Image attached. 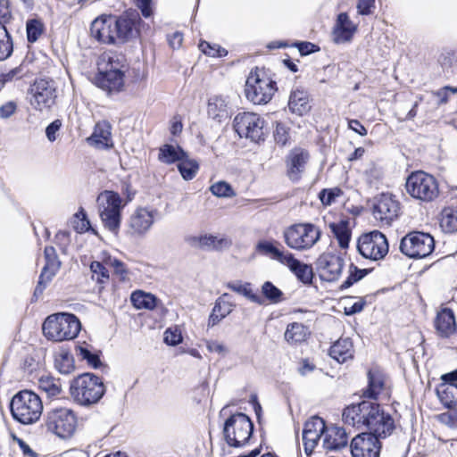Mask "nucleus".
<instances>
[{
  "mask_svg": "<svg viewBox=\"0 0 457 457\" xmlns=\"http://www.w3.org/2000/svg\"><path fill=\"white\" fill-rule=\"evenodd\" d=\"M105 392L100 378L93 373H83L75 378L70 386V393L75 403L89 406L99 402Z\"/></svg>",
  "mask_w": 457,
  "mask_h": 457,
  "instance_id": "1",
  "label": "nucleus"
},
{
  "mask_svg": "<svg viewBox=\"0 0 457 457\" xmlns=\"http://www.w3.org/2000/svg\"><path fill=\"white\" fill-rule=\"evenodd\" d=\"M80 328L79 319L74 314L65 312L49 315L42 326L45 337L56 342L75 338Z\"/></svg>",
  "mask_w": 457,
  "mask_h": 457,
  "instance_id": "2",
  "label": "nucleus"
},
{
  "mask_svg": "<svg viewBox=\"0 0 457 457\" xmlns=\"http://www.w3.org/2000/svg\"><path fill=\"white\" fill-rule=\"evenodd\" d=\"M10 409L15 420L29 425L39 420L43 411V403L37 394L23 390L12 397Z\"/></svg>",
  "mask_w": 457,
  "mask_h": 457,
  "instance_id": "3",
  "label": "nucleus"
},
{
  "mask_svg": "<svg viewBox=\"0 0 457 457\" xmlns=\"http://www.w3.org/2000/svg\"><path fill=\"white\" fill-rule=\"evenodd\" d=\"M253 432V423L243 412L231 414L223 424L222 435L229 447L242 448L249 445Z\"/></svg>",
  "mask_w": 457,
  "mask_h": 457,
  "instance_id": "4",
  "label": "nucleus"
},
{
  "mask_svg": "<svg viewBox=\"0 0 457 457\" xmlns=\"http://www.w3.org/2000/svg\"><path fill=\"white\" fill-rule=\"evenodd\" d=\"M321 237V229L310 222L295 223L283 231L285 244L290 249L304 252L312 249Z\"/></svg>",
  "mask_w": 457,
  "mask_h": 457,
  "instance_id": "5",
  "label": "nucleus"
},
{
  "mask_svg": "<svg viewBox=\"0 0 457 457\" xmlns=\"http://www.w3.org/2000/svg\"><path fill=\"white\" fill-rule=\"evenodd\" d=\"M43 426L46 431L60 438L67 439L76 431L77 416L70 408L54 407L45 412Z\"/></svg>",
  "mask_w": 457,
  "mask_h": 457,
  "instance_id": "6",
  "label": "nucleus"
},
{
  "mask_svg": "<svg viewBox=\"0 0 457 457\" xmlns=\"http://www.w3.org/2000/svg\"><path fill=\"white\" fill-rule=\"evenodd\" d=\"M103 62H106V67L104 71L99 67L96 84L109 94L120 92L124 87V58L112 54L104 56Z\"/></svg>",
  "mask_w": 457,
  "mask_h": 457,
  "instance_id": "7",
  "label": "nucleus"
},
{
  "mask_svg": "<svg viewBox=\"0 0 457 457\" xmlns=\"http://www.w3.org/2000/svg\"><path fill=\"white\" fill-rule=\"evenodd\" d=\"M98 212L105 228L117 234L121 221L122 199L114 191L104 190L96 198Z\"/></svg>",
  "mask_w": 457,
  "mask_h": 457,
  "instance_id": "8",
  "label": "nucleus"
},
{
  "mask_svg": "<svg viewBox=\"0 0 457 457\" xmlns=\"http://www.w3.org/2000/svg\"><path fill=\"white\" fill-rule=\"evenodd\" d=\"M276 90V82L263 71L258 68L251 71L245 87V96L249 101L254 104H265L271 100Z\"/></svg>",
  "mask_w": 457,
  "mask_h": 457,
  "instance_id": "9",
  "label": "nucleus"
},
{
  "mask_svg": "<svg viewBox=\"0 0 457 457\" xmlns=\"http://www.w3.org/2000/svg\"><path fill=\"white\" fill-rule=\"evenodd\" d=\"M405 187L411 197L422 202H432L439 195L436 178L422 170L411 172L407 178Z\"/></svg>",
  "mask_w": 457,
  "mask_h": 457,
  "instance_id": "10",
  "label": "nucleus"
},
{
  "mask_svg": "<svg viewBox=\"0 0 457 457\" xmlns=\"http://www.w3.org/2000/svg\"><path fill=\"white\" fill-rule=\"evenodd\" d=\"M380 409L381 407L378 403L364 400L357 404L346 407L343 411V420L345 424L357 429L367 430L375 422L374 420L378 418Z\"/></svg>",
  "mask_w": 457,
  "mask_h": 457,
  "instance_id": "11",
  "label": "nucleus"
},
{
  "mask_svg": "<svg viewBox=\"0 0 457 457\" xmlns=\"http://www.w3.org/2000/svg\"><path fill=\"white\" fill-rule=\"evenodd\" d=\"M399 248L409 258L422 259L434 251L435 240L428 233L411 231L401 239Z\"/></svg>",
  "mask_w": 457,
  "mask_h": 457,
  "instance_id": "12",
  "label": "nucleus"
},
{
  "mask_svg": "<svg viewBox=\"0 0 457 457\" xmlns=\"http://www.w3.org/2000/svg\"><path fill=\"white\" fill-rule=\"evenodd\" d=\"M357 248L366 259L378 261L388 253V242L386 236L378 230H373L360 237Z\"/></svg>",
  "mask_w": 457,
  "mask_h": 457,
  "instance_id": "13",
  "label": "nucleus"
},
{
  "mask_svg": "<svg viewBox=\"0 0 457 457\" xmlns=\"http://www.w3.org/2000/svg\"><path fill=\"white\" fill-rule=\"evenodd\" d=\"M264 120L256 113H238L234 119V128L240 137L258 143L264 140Z\"/></svg>",
  "mask_w": 457,
  "mask_h": 457,
  "instance_id": "14",
  "label": "nucleus"
},
{
  "mask_svg": "<svg viewBox=\"0 0 457 457\" xmlns=\"http://www.w3.org/2000/svg\"><path fill=\"white\" fill-rule=\"evenodd\" d=\"M56 88L53 80H36L30 88V105L38 112H48L56 100Z\"/></svg>",
  "mask_w": 457,
  "mask_h": 457,
  "instance_id": "15",
  "label": "nucleus"
},
{
  "mask_svg": "<svg viewBox=\"0 0 457 457\" xmlns=\"http://www.w3.org/2000/svg\"><path fill=\"white\" fill-rule=\"evenodd\" d=\"M157 215L156 209L136 208L128 220V233L133 237H144L153 227Z\"/></svg>",
  "mask_w": 457,
  "mask_h": 457,
  "instance_id": "16",
  "label": "nucleus"
},
{
  "mask_svg": "<svg viewBox=\"0 0 457 457\" xmlns=\"http://www.w3.org/2000/svg\"><path fill=\"white\" fill-rule=\"evenodd\" d=\"M141 19L136 10H129L119 17L115 16L116 39L125 42L137 37L139 35Z\"/></svg>",
  "mask_w": 457,
  "mask_h": 457,
  "instance_id": "17",
  "label": "nucleus"
},
{
  "mask_svg": "<svg viewBox=\"0 0 457 457\" xmlns=\"http://www.w3.org/2000/svg\"><path fill=\"white\" fill-rule=\"evenodd\" d=\"M400 214V204L391 195L382 194L376 198L373 215L382 225L390 226Z\"/></svg>",
  "mask_w": 457,
  "mask_h": 457,
  "instance_id": "18",
  "label": "nucleus"
},
{
  "mask_svg": "<svg viewBox=\"0 0 457 457\" xmlns=\"http://www.w3.org/2000/svg\"><path fill=\"white\" fill-rule=\"evenodd\" d=\"M46 264L42 269L37 285L34 291V296L42 295L47 284L53 279L61 267V262L54 247L46 246L44 250Z\"/></svg>",
  "mask_w": 457,
  "mask_h": 457,
  "instance_id": "19",
  "label": "nucleus"
},
{
  "mask_svg": "<svg viewBox=\"0 0 457 457\" xmlns=\"http://www.w3.org/2000/svg\"><path fill=\"white\" fill-rule=\"evenodd\" d=\"M381 445L374 435L362 432L351 443L353 457H378Z\"/></svg>",
  "mask_w": 457,
  "mask_h": 457,
  "instance_id": "20",
  "label": "nucleus"
},
{
  "mask_svg": "<svg viewBox=\"0 0 457 457\" xmlns=\"http://www.w3.org/2000/svg\"><path fill=\"white\" fill-rule=\"evenodd\" d=\"M326 425L323 419L314 416L308 420L303 430V442L306 454H311L321 436L324 437Z\"/></svg>",
  "mask_w": 457,
  "mask_h": 457,
  "instance_id": "21",
  "label": "nucleus"
},
{
  "mask_svg": "<svg viewBox=\"0 0 457 457\" xmlns=\"http://www.w3.org/2000/svg\"><path fill=\"white\" fill-rule=\"evenodd\" d=\"M115 16H101L96 18L90 27L91 36L104 44H115L117 42L115 30Z\"/></svg>",
  "mask_w": 457,
  "mask_h": 457,
  "instance_id": "22",
  "label": "nucleus"
},
{
  "mask_svg": "<svg viewBox=\"0 0 457 457\" xmlns=\"http://www.w3.org/2000/svg\"><path fill=\"white\" fill-rule=\"evenodd\" d=\"M344 264V259L338 255L330 253L321 255L317 262L320 278L328 282L337 280Z\"/></svg>",
  "mask_w": 457,
  "mask_h": 457,
  "instance_id": "23",
  "label": "nucleus"
},
{
  "mask_svg": "<svg viewBox=\"0 0 457 457\" xmlns=\"http://www.w3.org/2000/svg\"><path fill=\"white\" fill-rule=\"evenodd\" d=\"M309 153L302 148H295L287 157V173L292 181L299 180L309 161Z\"/></svg>",
  "mask_w": 457,
  "mask_h": 457,
  "instance_id": "24",
  "label": "nucleus"
},
{
  "mask_svg": "<svg viewBox=\"0 0 457 457\" xmlns=\"http://www.w3.org/2000/svg\"><path fill=\"white\" fill-rule=\"evenodd\" d=\"M207 114L210 119L218 123L228 120L231 115V108L227 97L221 96L210 97L207 104Z\"/></svg>",
  "mask_w": 457,
  "mask_h": 457,
  "instance_id": "25",
  "label": "nucleus"
},
{
  "mask_svg": "<svg viewBox=\"0 0 457 457\" xmlns=\"http://www.w3.org/2000/svg\"><path fill=\"white\" fill-rule=\"evenodd\" d=\"M356 26L350 20L345 12L338 14L335 27L332 31L333 40L337 44H343L349 42L354 32Z\"/></svg>",
  "mask_w": 457,
  "mask_h": 457,
  "instance_id": "26",
  "label": "nucleus"
},
{
  "mask_svg": "<svg viewBox=\"0 0 457 457\" xmlns=\"http://www.w3.org/2000/svg\"><path fill=\"white\" fill-rule=\"evenodd\" d=\"M112 127L108 121L103 120L96 124L93 134L87 138L89 145L98 149L112 147Z\"/></svg>",
  "mask_w": 457,
  "mask_h": 457,
  "instance_id": "27",
  "label": "nucleus"
},
{
  "mask_svg": "<svg viewBox=\"0 0 457 457\" xmlns=\"http://www.w3.org/2000/svg\"><path fill=\"white\" fill-rule=\"evenodd\" d=\"M348 437L345 430L337 426L327 427L323 437L322 446L324 449L333 451L347 445Z\"/></svg>",
  "mask_w": 457,
  "mask_h": 457,
  "instance_id": "28",
  "label": "nucleus"
},
{
  "mask_svg": "<svg viewBox=\"0 0 457 457\" xmlns=\"http://www.w3.org/2000/svg\"><path fill=\"white\" fill-rule=\"evenodd\" d=\"M372 426L367 429L368 434L374 435L377 438L390 436L395 429V421L390 414L386 413L382 409L378 413V418Z\"/></svg>",
  "mask_w": 457,
  "mask_h": 457,
  "instance_id": "29",
  "label": "nucleus"
},
{
  "mask_svg": "<svg viewBox=\"0 0 457 457\" xmlns=\"http://www.w3.org/2000/svg\"><path fill=\"white\" fill-rule=\"evenodd\" d=\"M435 328L437 333L445 337H448L455 332V317L451 309L444 308L437 312L435 320Z\"/></svg>",
  "mask_w": 457,
  "mask_h": 457,
  "instance_id": "30",
  "label": "nucleus"
},
{
  "mask_svg": "<svg viewBox=\"0 0 457 457\" xmlns=\"http://www.w3.org/2000/svg\"><path fill=\"white\" fill-rule=\"evenodd\" d=\"M288 109L299 116L307 113L311 109L308 93L300 88L294 89L289 96Z\"/></svg>",
  "mask_w": 457,
  "mask_h": 457,
  "instance_id": "31",
  "label": "nucleus"
},
{
  "mask_svg": "<svg viewBox=\"0 0 457 457\" xmlns=\"http://www.w3.org/2000/svg\"><path fill=\"white\" fill-rule=\"evenodd\" d=\"M353 345L350 338H340L329 349V355L339 363L353 358Z\"/></svg>",
  "mask_w": 457,
  "mask_h": 457,
  "instance_id": "32",
  "label": "nucleus"
},
{
  "mask_svg": "<svg viewBox=\"0 0 457 457\" xmlns=\"http://www.w3.org/2000/svg\"><path fill=\"white\" fill-rule=\"evenodd\" d=\"M436 392L445 407L457 411V384L441 383Z\"/></svg>",
  "mask_w": 457,
  "mask_h": 457,
  "instance_id": "33",
  "label": "nucleus"
},
{
  "mask_svg": "<svg viewBox=\"0 0 457 457\" xmlns=\"http://www.w3.org/2000/svg\"><path fill=\"white\" fill-rule=\"evenodd\" d=\"M187 157V153L179 145L165 144L159 149L158 159L160 162L171 164Z\"/></svg>",
  "mask_w": 457,
  "mask_h": 457,
  "instance_id": "34",
  "label": "nucleus"
},
{
  "mask_svg": "<svg viewBox=\"0 0 457 457\" xmlns=\"http://www.w3.org/2000/svg\"><path fill=\"white\" fill-rule=\"evenodd\" d=\"M439 225L445 233L457 232V207H445L440 213Z\"/></svg>",
  "mask_w": 457,
  "mask_h": 457,
  "instance_id": "35",
  "label": "nucleus"
},
{
  "mask_svg": "<svg viewBox=\"0 0 457 457\" xmlns=\"http://www.w3.org/2000/svg\"><path fill=\"white\" fill-rule=\"evenodd\" d=\"M368 380V387L363 392V395L370 399H377L384 387V379L379 372L369 370Z\"/></svg>",
  "mask_w": 457,
  "mask_h": 457,
  "instance_id": "36",
  "label": "nucleus"
},
{
  "mask_svg": "<svg viewBox=\"0 0 457 457\" xmlns=\"http://www.w3.org/2000/svg\"><path fill=\"white\" fill-rule=\"evenodd\" d=\"M309 335V329L302 323L293 322L287 325L285 339L291 344L304 341Z\"/></svg>",
  "mask_w": 457,
  "mask_h": 457,
  "instance_id": "37",
  "label": "nucleus"
},
{
  "mask_svg": "<svg viewBox=\"0 0 457 457\" xmlns=\"http://www.w3.org/2000/svg\"><path fill=\"white\" fill-rule=\"evenodd\" d=\"M130 300L136 309L153 310L157 304V298L150 294L143 291H135L131 294Z\"/></svg>",
  "mask_w": 457,
  "mask_h": 457,
  "instance_id": "38",
  "label": "nucleus"
},
{
  "mask_svg": "<svg viewBox=\"0 0 457 457\" xmlns=\"http://www.w3.org/2000/svg\"><path fill=\"white\" fill-rule=\"evenodd\" d=\"M227 287L232 291L244 295L253 303H262V300L259 295L253 292L251 283L241 281H233L227 284Z\"/></svg>",
  "mask_w": 457,
  "mask_h": 457,
  "instance_id": "39",
  "label": "nucleus"
},
{
  "mask_svg": "<svg viewBox=\"0 0 457 457\" xmlns=\"http://www.w3.org/2000/svg\"><path fill=\"white\" fill-rule=\"evenodd\" d=\"M329 227L335 237L337 239L339 246L341 248H347L351 238L348 222L346 220H341L337 223H331Z\"/></svg>",
  "mask_w": 457,
  "mask_h": 457,
  "instance_id": "40",
  "label": "nucleus"
},
{
  "mask_svg": "<svg viewBox=\"0 0 457 457\" xmlns=\"http://www.w3.org/2000/svg\"><path fill=\"white\" fill-rule=\"evenodd\" d=\"M38 387L44 391L48 397H55L62 392L60 379L52 376H42L38 380Z\"/></svg>",
  "mask_w": 457,
  "mask_h": 457,
  "instance_id": "41",
  "label": "nucleus"
},
{
  "mask_svg": "<svg viewBox=\"0 0 457 457\" xmlns=\"http://www.w3.org/2000/svg\"><path fill=\"white\" fill-rule=\"evenodd\" d=\"M29 73V68L24 63L0 74V89L8 83L21 79Z\"/></svg>",
  "mask_w": 457,
  "mask_h": 457,
  "instance_id": "42",
  "label": "nucleus"
},
{
  "mask_svg": "<svg viewBox=\"0 0 457 457\" xmlns=\"http://www.w3.org/2000/svg\"><path fill=\"white\" fill-rule=\"evenodd\" d=\"M13 52V42L12 36L3 22H0V61H4Z\"/></svg>",
  "mask_w": 457,
  "mask_h": 457,
  "instance_id": "43",
  "label": "nucleus"
},
{
  "mask_svg": "<svg viewBox=\"0 0 457 457\" xmlns=\"http://www.w3.org/2000/svg\"><path fill=\"white\" fill-rule=\"evenodd\" d=\"M178 169L185 180H191L195 177L199 170V164L195 160L189 159L187 155L179 161Z\"/></svg>",
  "mask_w": 457,
  "mask_h": 457,
  "instance_id": "44",
  "label": "nucleus"
},
{
  "mask_svg": "<svg viewBox=\"0 0 457 457\" xmlns=\"http://www.w3.org/2000/svg\"><path fill=\"white\" fill-rule=\"evenodd\" d=\"M289 270L303 284H311L312 282L313 271L312 266L303 263L296 259L295 263Z\"/></svg>",
  "mask_w": 457,
  "mask_h": 457,
  "instance_id": "45",
  "label": "nucleus"
},
{
  "mask_svg": "<svg viewBox=\"0 0 457 457\" xmlns=\"http://www.w3.org/2000/svg\"><path fill=\"white\" fill-rule=\"evenodd\" d=\"M54 365L60 373L65 375L71 373L75 369L73 356L68 352L59 353L55 357Z\"/></svg>",
  "mask_w": 457,
  "mask_h": 457,
  "instance_id": "46",
  "label": "nucleus"
},
{
  "mask_svg": "<svg viewBox=\"0 0 457 457\" xmlns=\"http://www.w3.org/2000/svg\"><path fill=\"white\" fill-rule=\"evenodd\" d=\"M198 242L201 247H208L217 250L222 249L223 247H227L230 245V242L227 238H219L212 235L199 237Z\"/></svg>",
  "mask_w": 457,
  "mask_h": 457,
  "instance_id": "47",
  "label": "nucleus"
},
{
  "mask_svg": "<svg viewBox=\"0 0 457 457\" xmlns=\"http://www.w3.org/2000/svg\"><path fill=\"white\" fill-rule=\"evenodd\" d=\"M262 293L264 297L272 303H278L283 300L282 291L270 281H266L262 286Z\"/></svg>",
  "mask_w": 457,
  "mask_h": 457,
  "instance_id": "48",
  "label": "nucleus"
},
{
  "mask_svg": "<svg viewBox=\"0 0 457 457\" xmlns=\"http://www.w3.org/2000/svg\"><path fill=\"white\" fill-rule=\"evenodd\" d=\"M229 295L223 294L220 296L212 310L217 312L219 315L221 314V318H226L233 310L234 304L228 301Z\"/></svg>",
  "mask_w": 457,
  "mask_h": 457,
  "instance_id": "49",
  "label": "nucleus"
},
{
  "mask_svg": "<svg viewBox=\"0 0 457 457\" xmlns=\"http://www.w3.org/2000/svg\"><path fill=\"white\" fill-rule=\"evenodd\" d=\"M27 39L29 43L36 42L42 35L44 25L37 20H30L27 22Z\"/></svg>",
  "mask_w": 457,
  "mask_h": 457,
  "instance_id": "50",
  "label": "nucleus"
},
{
  "mask_svg": "<svg viewBox=\"0 0 457 457\" xmlns=\"http://www.w3.org/2000/svg\"><path fill=\"white\" fill-rule=\"evenodd\" d=\"M343 195L339 187L324 188L319 193V198L323 205L329 206L336 202V199Z\"/></svg>",
  "mask_w": 457,
  "mask_h": 457,
  "instance_id": "51",
  "label": "nucleus"
},
{
  "mask_svg": "<svg viewBox=\"0 0 457 457\" xmlns=\"http://www.w3.org/2000/svg\"><path fill=\"white\" fill-rule=\"evenodd\" d=\"M368 270H360L353 264L350 266V274L347 278L341 284L340 289L344 290L353 286L367 275Z\"/></svg>",
  "mask_w": 457,
  "mask_h": 457,
  "instance_id": "52",
  "label": "nucleus"
},
{
  "mask_svg": "<svg viewBox=\"0 0 457 457\" xmlns=\"http://www.w3.org/2000/svg\"><path fill=\"white\" fill-rule=\"evenodd\" d=\"M199 49L204 54L212 57H221L228 54L227 50L218 45H211L206 41H201Z\"/></svg>",
  "mask_w": 457,
  "mask_h": 457,
  "instance_id": "53",
  "label": "nucleus"
},
{
  "mask_svg": "<svg viewBox=\"0 0 457 457\" xmlns=\"http://www.w3.org/2000/svg\"><path fill=\"white\" fill-rule=\"evenodd\" d=\"M79 356L81 359L86 360L87 364L92 366L94 369H97L102 365L99 356L96 353H91L87 348L79 346L77 349Z\"/></svg>",
  "mask_w": 457,
  "mask_h": 457,
  "instance_id": "54",
  "label": "nucleus"
},
{
  "mask_svg": "<svg viewBox=\"0 0 457 457\" xmlns=\"http://www.w3.org/2000/svg\"><path fill=\"white\" fill-rule=\"evenodd\" d=\"M273 260L278 262L283 265L287 266L288 269H290L291 266H293L296 261L294 254L287 251L282 245H280Z\"/></svg>",
  "mask_w": 457,
  "mask_h": 457,
  "instance_id": "55",
  "label": "nucleus"
},
{
  "mask_svg": "<svg viewBox=\"0 0 457 457\" xmlns=\"http://www.w3.org/2000/svg\"><path fill=\"white\" fill-rule=\"evenodd\" d=\"M273 260L278 262L283 265L287 266L288 269H290L291 266H293L296 261L294 254L287 251L282 245H280Z\"/></svg>",
  "mask_w": 457,
  "mask_h": 457,
  "instance_id": "56",
  "label": "nucleus"
},
{
  "mask_svg": "<svg viewBox=\"0 0 457 457\" xmlns=\"http://www.w3.org/2000/svg\"><path fill=\"white\" fill-rule=\"evenodd\" d=\"M212 193L219 197H229L234 195V191L229 184L220 181L211 187Z\"/></svg>",
  "mask_w": 457,
  "mask_h": 457,
  "instance_id": "57",
  "label": "nucleus"
},
{
  "mask_svg": "<svg viewBox=\"0 0 457 457\" xmlns=\"http://www.w3.org/2000/svg\"><path fill=\"white\" fill-rule=\"evenodd\" d=\"M280 245L278 242L261 241L257 245V250L273 260Z\"/></svg>",
  "mask_w": 457,
  "mask_h": 457,
  "instance_id": "58",
  "label": "nucleus"
},
{
  "mask_svg": "<svg viewBox=\"0 0 457 457\" xmlns=\"http://www.w3.org/2000/svg\"><path fill=\"white\" fill-rule=\"evenodd\" d=\"M90 270L93 273V278H96L98 282L103 283L104 279L109 278L107 269L100 262H92Z\"/></svg>",
  "mask_w": 457,
  "mask_h": 457,
  "instance_id": "59",
  "label": "nucleus"
},
{
  "mask_svg": "<svg viewBox=\"0 0 457 457\" xmlns=\"http://www.w3.org/2000/svg\"><path fill=\"white\" fill-rule=\"evenodd\" d=\"M274 138L275 141L281 145H285L288 141L289 132L286 125L283 124L282 122L276 123V128L274 130Z\"/></svg>",
  "mask_w": 457,
  "mask_h": 457,
  "instance_id": "60",
  "label": "nucleus"
},
{
  "mask_svg": "<svg viewBox=\"0 0 457 457\" xmlns=\"http://www.w3.org/2000/svg\"><path fill=\"white\" fill-rule=\"evenodd\" d=\"M18 110V104L16 101L11 100L0 106V118L1 119H9L12 117Z\"/></svg>",
  "mask_w": 457,
  "mask_h": 457,
  "instance_id": "61",
  "label": "nucleus"
},
{
  "mask_svg": "<svg viewBox=\"0 0 457 457\" xmlns=\"http://www.w3.org/2000/svg\"><path fill=\"white\" fill-rule=\"evenodd\" d=\"M61 127L62 121L60 120H54L46 127V135L50 142H54L56 140L57 133L59 132Z\"/></svg>",
  "mask_w": 457,
  "mask_h": 457,
  "instance_id": "62",
  "label": "nucleus"
},
{
  "mask_svg": "<svg viewBox=\"0 0 457 457\" xmlns=\"http://www.w3.org/2000/svg\"><path fill=\"white\" fill-rule=\"evenodd\" d=\"M12 18L9 3L7 0H0V22L5 25Z\"/></svg>",
  "mask_w": 457,
  "mask_h": 457,
  "instance_id": "63",
  "label": "nucleus"
},
{
  "mask_svg": "<svg viewBox=\"0 0 457 457\" xmlns=\"http://www.w3.org/2000/svg\"><path fill=\"white\" fill-rule=\"evenodd\" d=\"M136 5L145 18H149L153 14L152 0H136Z\"/></svg>",
  "mask_w": 457,
  "mask_h": 457,
  "instance_id": "64",
  "label": "nucleus"
}]
</instances>
